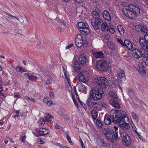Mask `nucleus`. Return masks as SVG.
<instances>
[{
    "mask_svg": "<svg viewBox=\"0 0 148 148\" xmlns=\"http://www.w3.org/2000/svg\"><path fill=\"white\" fill-rule=\"evenodd\" d=\"M123 12L125 16L133 19L140 14V10L138 7L133 5H130L127 7L123 10Z\"/></svg>",
    "mask_w": 148,
    "mask_h": 148,
    "instance_id": "2",
    "label": "nucleus"
},
{
    "mask_svg": "<svg viewBox=\"0 0 148 148\" xmlns=\"http://www.w3.org/2000/svg\"><path fill=\"white\" fill-rule=\"evenodd\" d=\"M139 42L142 49L148 52V35H145L144 37L141 38Z\"/></svg>",
    "mask_w": 148,
    "mask_h": 148,
    "instance_id": "6",
    "label": "nucleus"
},
{
    "mask_svg": "<svg viewBox=\"0 0 148 148\" xmlns=\"http://www.w3.org/2000/svg\"><path fill=\"white\" fill-rule=\"evenodd\" d=\"M128 94L132 98H134L135 97L133 90L127 88V89Z\"/></svg>",
    "mask_w": 148,
    "mask_h": 148,
    "instance_id": "33",
    "label": "nucleus"
},
{
    "mask_svg": "<svg viewBox=\"0 0 148 148\" xmlns=\"http://www.w3.org/2000/svg\"><path fill=\"white\" fill-rule=\"evenodd\" d=\"M101 29L103 31H108V28L107 24L103 22V23L101 25Z\"/></svg>",
    "mask_w": 148,
    "mask_h": 148,
    "instance_id": "31",
    "label": "nucleus"
},
{
    "mask_svg": "<svg viewBox=\"0 0 148 148\" xmlns=\"http://www.w3.org/2000/svg\"><path fill=\"white\" fill-rule=\"evenodd\" d=\"M136 30L138 32L142 31L148 34V29L146 27L141 25H137L136 26Z\"/></svg>",
    "mask_w": 148,
    "mask_h": 148,
    "instance_id": "17",
    "label": "nucleus"
},
{
    "mask_svg": "<svg viewBox=\"0 0 148 148\" xmlns=\"http://www.w3.org/2000/svg\"><path fill=\"white\" fill-rule=\"evenodd\" d=\"M45 122L46 121L45 119L44 120L43 119H40V121L39 122V124L43 125L45 124Z\"/></svg>",
    "mask_w": 148,
    "mask_h": 148,
    "instance_id": "46",
    "label": "nucleus"
},
{
    "mask_svg": "<svg viewBox=\"0 0 148 148\" xmlns=\"http://www.w3.org/2000/svg\"><path fill=\"white\" fill-rule=\"evenodd\" d=\"M103 18L105 20L108 21L110 20L111 16L108 11L107 10H105L103 12Z\"/></svg>",
    "mask_w": 148,
    "mask_h": 148,
    "instance_id": "23",
    "label": "nucleus"
},
{
    "mask_svg": "<svg viewBox=\"0 0 148 148\" xmlns=\"http://www.w3.org/2000/svg\"><path fill=\"white\" fill-rule=\"evenodd\" d=\"M78 87L79 91L81 92H84L85 93L86 91V88L85 86L83 84H78Z\"/></svg>",
    "mask_w": 148,
    "mask_h": 148,
    "instance_id": "30",
    "label": "nucleus"
},
{
    "mask_svg": "<svg viewBox=\"0 0 148 148\" xmlns=\"http://www.w3.org/2000/svg\"><path fill=\"white\" fill-rule=\"evenodd\" d=\"M37 132L39 133L40 136H44L49 134L50 132V131L45 128H40L39 130H37Z\"/></svg>",
    "mask_w": 148,
    "mask_h": 148,
    "instance_id": "16",
    "label": "nucleus"
},
{
    "mask_svg": "<svg viewBox=\"0 0 148 148\" xmlns=\"http://www.w3.org/2000/svg\"><path fill=\"white\" fill-rule=\"evenodd\" d=\"M49 95L51 98H54V94L53 92L51 91H49Z\"/></svg>",
    "mask_w": 148,
    "mask_h": 148,
    "instance_id": "49",
    "label": "nucleus"
},
{
    "mask_svg": "<svg viewBox=\"0 0 148 148\" xmlns=\"http://www.w3.org/2000/svg\"><path fill=\"white\" fill-rule=\"evenodd\" d=\"M110 113L114 123H118L121 126L125 127L127 129H129V119L125 112L121 110H113Z\"/></svg>",
    "mask_w": 148,
    "mask_h": 148,
    "instance_id": "1",
    "label": "nucleus"
},
{
    "mask_svg": "<svg viewBox=\"0 0 148 148\" xmlns=\"http://www.w3.org/2000/svg\"><path fill=\"white\" fill-rule=\"evenodd\" d=\"M91 15L92 18L91 20V21H94L97 19L100 18L98 12L96 11H93L91 13Z\"/></svg>",
    "mask_w": 148,
    "mask_h": 148,
    "instance_id": "21",
    "label": "nucleus"
},
{
    "mask_svg": "<svg viewBox=\"0 0 148 148\" xmlns=\"http://www.w3.org/2000/svg\"><path fill=\"white\" fill-rule=\"evenodd\" d=\"M123 143L126 146H129L131 143V140L130 136L125 132H122L121 134Z\"/></svg>",
    "mask_w": 148,
    "mask_h": 148,
    "instance_id": "11",
    "label": "nucleus"
},
{
    "mask_svg": "<svg viewBox=\"0 0 148 148\" xmlns=\"http://www.w3.org/2000/svg\"><path fill=\"white\" fill-rule=\"evenodd\" d=\"M75 45L77 48H81L84 44H88L87 40H83L82 41H75Z\"/></svg>",
    "mask_w": 148,
    "mask_h": 148,
    "instance_id": "24",
    "label": "nucleus"
},
{
    "mask_svg": "<svg viewBox=\"0 0 148 148\" xmlns=\"http://www.w3.org/2000/svg\"><path fill=\"white\" fill-rule=\"evenodd\" d=\"M96 67L100 71H106L108 68V63L105 60H99L97 63Z\"/></svg>",
    "mask_w": 148,
    "mask_h": 148,
    "instance_id": "8",
    "label": "nucleus"
},
{
    "mask_svg": "<svg viewBox=\"0 0 148 148\" xmlns=\"http://www.w3.org/2000/svg\"><path fill=\"white\" fill-rule=\"evenodd\" d=\"M104 38L106 40H108L110 39V36L108 34H106L105 35Z\"/></svg>",
    "mask_w": 148,
    "mask_h": 148,
    "instance_id": "53",
    "label": "nucleus"
},
{
    "mask_svg": "<svg viewBox=\"0 0 148 148\" xmlns=\"http://www.w3.org/2000/svg\"><path fill=\"white\" fill-rule=\"evenodd\" d=\"M96 123L98 126L99 127H101L103 125L102 122L99 119H97L96 121Z\"/></svg>",
    "mask_w": 148,
    "mask_h": 148,
    "instance_id": "40",
    "label": "nucleus"
},
{
    "mask_svg": "<svg viewBox=\"0 0 148 148\" xmlns=\"http://www.w3.org/2000/svg\"><path fill=\"white\" fill-rule=\"evenodd\" d=\"M132 50V56L135 58L138 59L141 57L142 55L139 51L136 49H135Z\"/></svg>",
    "mask_w": 148,
    "mask_h": 148,
    "instance_id": "19",
    "label": "nucleus"
},
{
    "mask_svg": "<svg viewBox=\"0 0 148 148\" xmlns=\"http://www.w3.org/2000/svg\"><path fill=\"white\" fill-rule=\"evenodd\" d=\"M137 135L138 136V137L141 140H142L143 141V138L140 135H139V134L138 133V134H137Z\"/></svg>",
    "mask_w": 148,
    "mask_h": 148,
    "instance_id": "62",
    "label": "nucleus"
},
{
    "mask_svg": "<svg viewBox=\"0 0 148 148\" xmlns=\"http://www.w3.org/2000/svg\"><path fill=\"white\" fill-rule=\"evenodd\" d=\"M93 54L95 57L98 58H102L103 56V53L101 51L94 52Z\"/></svg>",
    "mask_w": 148,
    "mask_h": 148,
    "instance_id": "28",
    "label": "nucleus"
},
{
    "mask_svg": "<svg viewBox=\"0 0 148 148\" xmlns=\"http://www.w3.org/2000/svg\"><path fill=\"white\" fill-rule=\"evenodd\" d=\"M138 89L142 92H143L144 91V88L140 86H138Z\"/></svg>",
    "mask_w": 148,
    "mask_h": 148,
    "instance_id": "60",
    "label": "nucleus"
},
{
    "mask_svg": "<svg viewBox=\"0 0 148 148\" xmlns=\"http://www.w3.org/2000/svg\"><path fill=\"white\" fill-rule=\"evenodd\" d=\"M103 93L102 88H95L90 90V95L91 98L94 100H98L101 98Z\"/></svg>",
    "mask_w": 148,
    "mask_h": 148,
    "instance_id": "3",
    "label": "nucleus"
},
{
    "mask_svg": "<svg viewBox=\"0 0 148 148\" xmlns=\"http://www.w3.org/2000/svg\"><path fill=\"white\" fill-rule=\"evenodd\" d=\"M91 98H90L88 97L87 99V101H86V103H87L88 106H90L92 104V102L91 101Z\"/></svg>",
    "mask_w": 148,
    "mask_h": 148,
    "instance_id": "45",
    "label": "nucleus"
},
{
    "mask_svg": "<svg viewBox=\"0 0 148 148\" xmlns=\"http://www.w3.org/2000/svg\"><path fill=\"white\" fill-rule=\"evenodd\" d=\"M50 9L51 10L54 11L57 13H58V10L57 7L56 6L54 5H52L51 7H50Z\"/></svg>",
    "mask_w": 148,
    "mask_h": 148,
    "instance_id": "42",
    "label": "nucleus"
},
{
    "mask_svg": "<svg viewBox=\"0 0 148 148\" xmlns=\"http://www.w3.org/2000/svg\"><path fill=\"white\" fill-rule=\"evenodd\" d=\"M38 143L41 144H43L44 143V141L41 139H39L38 140Z\"/></svg>",
    "mask_w": 148,
    "mask_h": 148,
    "instance_id": "59",
    "label": "nucleus"
},
{
    "mask_svg": "<svg viewBox=\"0 0 148 148\" xmlns=\"http://www.w3.org/2000/svg\"><path fill=\"white\" fill-rule=\"evenodd\" d=\"M6 14L8 16V17L9 18H10L11 17L12 19H14V18L16 19L18 21H19L18 19L16 16H13L12 15H11L8 13H6Z\"/></svg>",
    "mask_w": 148,
    "mask_h": 148,
    "instance_id": "44",
    "label": "nucleus"
},
{
    "mask_svg": "<svg viewBox=\"0 0 148 148\" xmlns=\"http://www.w3.org/2000/svg\"><path fill=\"white\" fill-rule=\"evenodd\" d=\"M91 114L93 120H95L98 116V113L97 111L95 110H93L91 112Z\"/></svg>",
    "mask_w": 148,
    "mask_h": 148,
    "instance_id": "32",
    "label": "nucleus"
},
{
    "mask_svg": "<svg viewBox=\"0 0 148 148\" xmlns=\"http://www.w3.org/2000/svg\"><path fill=\"white\" fill-rule=\"evenodd\" d=\"M14 96L15 98H19L20 97V95L18 93H14Z\"/></svg>",
    "mask_w": 148,
    "mask_h": 148,
    "instance_id": "48",
    "label": "nucleus"
},
{
    "mask_svg": "<svg viewBox=\"0 0 148 148\" xmlns=\"http://www.w3.org/2000/svg\"><path fill=\"white\" fill-rule=\"evenodd\" d=\"M74 67L75 71L77 72H78L80 68V66L78 61H76L75 62Z\"/></svg>",
    "mask_w": 148,
    "mask_h": 148,
    "instance_id": "35",
    "label": "nucleus"
},
{
    "mask_svg": "<svg viewBox=\"0 0 148 148\" xmlns=\"http://www.w3.org/2000/svg\"><path fill=\"white\" fill-rule=\"evenodd\" d=\"M117 79L118 82L121 84L124 83L125 80V77L124 72L123 70H121L117 73Z\"/></svg>",
    "mask_w": 148,
    "mask_h": 148,
    "instance_id": "12",
    "label": "nucleus"
},
{
    "mask_svg": "<svg viewBox=\"0 0 148 148\" xmlns=\"http://www.w3.org/2000/svg\"><path fill=\"white\" fill-rule=\"evenodd\" d=\"M108 46L110 49L114 50V45L112 42L109 41L108 43Z\"/></svg>",
    "mask_w": 148,
    "mask_h": 148,
    "instance_id": "38",
    "label": "nucleus"
},
{
    "mask_svg": "<svg viewBox=\"0 0 148 148\" xmlns=\"http://www.w3.org/2000/svg\"><path fill=\"white\" fill-rule=\"evenodd\" d=\"M109 95L111 97L115 98H117V96L116 95V93L115 92L113 91H110L109 93Z\"/></svg>",
    "mask_w": 148,
    "mask_h": 148,
    "instance_id": "39",
    "label": "nucleus"
},
{
    "mask_svg": "<svg viewBox=\"0 0 148 148\" xmlns=\"http://www.w3.org/2000/svg\"><path fill=\"white\" fill-rule=\"evenodd\" d=\"M16 69L18 72H26L27 71L26 69L19 65L17 66Z\"/></svg>",
    "mask_w": 148,
    "mask_h": 148,
    "instance_id": "36",
    "label": "nucleus"
},
{
    "mask_svg": "<svg viewBox=\"0 0 148 148\" xmlns=\"http://www.w3.org/2000/svg\"><path fill=\"white\" fill-rule=\"evenodd\" d=\"M53 103V101L51 100H49L48 101L47 104L49 105H50Z\"/></svg>",
    "mask_w": 148,
    "mask_h": 148,
    "instance_id": "64",
    "label": "nucleus"
},
{
    "mask_svg": "<svg viewBox=\"0 0 148 148\" xmlns=\"http://www.w3.org/2000/svg\"><path fill=\"white\" fill-rule=\"evenodd\" d=\"M110 104L114 107L119 109L121 108V106L118 101L115 99H111L109 100Z\"/></svg>",
    "mask_w": 148,
    "mask_h": 148,
    "instance_id": "18",
    "label": "nucleus"
},
{
    "mask_svg": "<svg viewBox=\"0 0 148 148\" xmlns=\"http://www.w3.org/2000/svg\"><path fill=\"white\" fill-rule=\"evenodd\" d=\"M73 44H70V45H68V46H67L65 48V49H70V48H71V47H72L73 46Z\"/></svg>",
    "mask_w": 148,
    "mask_h": 148,
    "instance_id": "61",
    "label": "nucleus"
},
{
    "mask_svg": "<svg viewBox=\"0 0 148 148\" xmlns=\"http://www.w3.org/2000/svg\"><path fill=\"white\" fill-rule=\"evenodd\" d=\"M78 29L82 34L84 35L88 34L90 33L89 26L86 23L79 22L78 24Z\"/></svg>",
    "mask_w": 148,
    "mask_h": 148,
    "instance_id": "4",
    "label": "nucleus"
},
{
    "mask_svg": "<svg viewBox=\"0 0 148 148\" xmlns=\"http://www.w3.org/2000/svg\"><path fill=\"white\" fill-rule=\"evenodd\" d=\"M100 105L97 102H95L93 103L92 107L98 110H101L100 108Z\"/></svg>",
    "mask_w": 148,
    "mask_h": 148,
    "instance_id": "34",
    "label": "nucleus"
},
{
    "mask_svg": "<svg viewBox=\"0 0 148 148\" xmlns=\"http://www.w3.org/2000/svg\"><path fill=\"white\" fill-rule=\"evenodd\" d=\"M125 44L124 46H125L128 49L132 50L133 49V47L132 44L128 40H125L124 41Z\"/></svg>",
    "mask_w": 148,
    "mask_h": 148,
    "instance_id": "25",
    "label": "nucleus"
},
{
    "mask_svg": "<svg viewBox=\"0 0 148 148\" xmlns=\"http://www.w3.org/2000/svg\"><path fill=\"white\" fill-rule=\"evenodd\" d=\"M101 106L102 107H104L105 108H107L108 107V105L106 103H102L101 104Z\"/></svg>",
    "mask_w": 148,
    "mask_h": 148,
    "instance_id": "54",
    "label": "nucleus"
},
{
    "mask_svg": "<svg viewBox=\"0 0 148 148\" xmlns=\"http://www.w3.org/2000/svg\"><path fill=\"white\" fill-rule=\"evenodd\" d=\"M78 77L79 81L85 83L89 80V74L86 71H82L79 74Z\"/></svg>",
    "mask_w": 148,
    "mask_h": 148,
    "instance_id": "9",
    "label": "nucleus"
},
{
    "mask_svg": "<svg viewBox=\"0 0 148 148\" xmlns=\"http://www.w3.org/2000/svg\"><path fill=\"white\" fill-rule=\"evenodd\" d=\"M131 115L136 123H138L139 122V119L137 116L135 112L134 111L131 112Z\"/></svg>",
    "mask_w": 148,
    "mask_h": 148,
    "instance_id": "27",
    "label": "nucleus"
},
{
    "mask_svg": "<svg viewBox=\"0 0 148 148\" xmlns=\"http://www.w3.org/2000/svg\"><path fill=\"white\" fill-rule=\"evenodd\" d=\"M112 110L110 111V116H105L104 119V122L105 124L106 125H109L111 123V119H112V121H113L112 117L111 116V112L113 110Z\"/></svg>",
    "mask_w": 148,
    "mask_h": 148,
    "instance_id": "20",
    "label": "nucleus"
},
{
    "mask_svg": "<svg viewBox=\"0 0 148 148\" xmlns=\"http://www.w3.org/2000/svg\"><path fill=\"white\" fill-rule=\"evenodd\" d=\"M108 30H109L110 32L112 34H114V29L112 28H110V29H108Z\"/></svg>",
    "mask_w": 148,
    "mask_h": 148,
    "instance_id": "55",
    "label": "nucleus"
},
{
    "mask_svg": "<svg viewBox=\"0 0 148 148\" xmlns=\"http://www.w3.org/2000/svg\"><path fill=\"white\" fill-rule=\"evenodd\" d=\"M79 60L82 66L84 65L86 62V58L85 54H82L79 57Z\"/></svg>",
    "mask_w": 148,
    "mask_h": 148,
    "instance_id": "22",
    "label": "nucleus"
},
{
    "mask_svg": "<svg viewBox=\"0 0 148 148\" xmlns=\"http://www.w3.org/2000/svg\"><path fill=\"white\" fill-rule=\"evenodd\" d=\"M53 117L51 115L48 114L47 116H45V119L46 122H49L51 121V119Z\"/></svg>",
    "mask_w": 148,
    "mask_h": 148,
    "instance_id": "41",
    "label": "nucleus"
},
{
    "mask_svg": "<svg viewBox=\"0 0 148 148\" xmlns=\"http://www.w3.org/2000/svg\"><path fill=\"white\" fill-rule=\"evenodd\" d=\"M146 61L145 64L148 66V55H147V57H146Z\"/></svg>",
    "mask_w": 148,
    "mask_h": 148,
    "instance_id": "63",
    "label": "nucleus"
},
{
    "mask_svg": "<svg viewBox=\"0 0 148 148\" xmlns=\"http://www.w3.org/2000/svg\"><path fill=\"white\" fill-rule=\"evenodd\" d=\"M94 83L99 86L105 87L108 85L107 84V80L104 77H99L97 79H95L94 80Z\"/></svg>",
    "mask_w": 148,
    "mask_h": 148,
    "instance_id": "10",
    "label": "nucleus"
},
{
    "mask_svg": "<svg viewBox=\"0 0 148 148\" xmlns=\"http://www.w3.org/2000/svg\"><path fill=\"white\" fill-rule=\"evenodd\" d=\"M112 133L107 132L106 136L108 139L112 142L114 139L116 140L118 138V128L116 126H114L112 128Z\"/></svg>",
    "mask_w": 148,
    "mask_h": 148,
    "instance_id": "5",
    "label": "nucleus"
},
{
    "mask_svg": "<svg viewBox=\"0 0 148 148\" xmlns=\"http://www.w3.org/2000/svg\"><path fill=\"white\" fill-rule=\"evenodd\" d=\"M78 100L80 103V104L84 108L85 107V104L82 101L79 99L78 98Z\"/></svg>",
    "mask_w": 148,
    "mask_h": 148,
    "instance_id": "52",
    "label": "nucleus"
},
{
    "mask_svg": "<svg viewBox=\"0 0 148 148\" xmlns=\"http://www.w3.org/2000/svg\"><path fill=\"white\" fill-rule=\"evenodd\" d=\"M117 28L118 31L121 34H124V29L123 28L122 26L120 25H118L117 26Z\"/></svg>",
    "mask_w": 148,
    "mask_h": 148,
    "instance_id": "37",
    "label": "nucleus"
},
{
    "mask_svg": "<svg viewBox=\"0 0 148 148\" xmlns=\"http://www.w3.org/2000/svg\"><path fill=\"white\" fill-rule=\"evenodd\" d=\"M26 138V136L25 135L24 136H21L20 138V140L23 142H25L24 139Z\"/></svg>",
    "mask_w": 148,
    "mask_h": 148,
    "instance_id": "51",
    "label": "nucleus"
},
{
    "mask_svg": "<svg viewBox=\"0 0 148 148\" xmlns=\"http://www.w3.org/2000/svg\"><path fill=\"white\" fill-rule=\"evenodd\" d=\"M83 40H87L85 36H82L80 34H77L76 36L75 41H82Z\"/></svg>",
    "mask_w": 148,
    "mask_h": 148,
    "instance_id": "26",
    "label": "nucleus"
},
{
    "mask_svg": "<svg viewBox=\"0 0 148 148\" xmlns=\"http://www.w3.org/2000/svg\"><path fill=\"white\" fill-rule=\"evenodd\" d=\"M64 74L65 78L67 81V82H66V85L68 87H69L70 88H71L72 86L70 84V80L69 76L67 75L66 73Z\"/></svg>",
    "mask_w": 148,
    "mask_h": 148,
    "instance_id": "29",
    "label": "nucleus"
},
{
    "mask_svg": "<svg viewBox=\"0 0 148 148\" xmlns=\"http://www.w3.org/2000/svg\"><path fill=\"white\" fill-rule=\"evenodd\" d=\"M111 86L113 88H115L116 87V83L113 82H112V84H111Z\"/></svg>",
    "mask_w": 148,
    "mask_h": 148,
    "instance_id": "58",
    "label": "nucleus"
},
{
    "mask_svg": "<svg viewBox=\"0 0 148 148\" xmlns=\"http://www.w3.org/2000/svg\"><path fill=\"white\" fill-rule=\"evenodd\" d=\"M135 67L140 75H145L146 74L145 68L143 63H140Z\"/></svg>",
    "mask_w": 148,
    "mask_h": 148,
    "instance_id": "13",
    "label": "nucleus"
},
{
    "mask_svg": "<svg viewBox=\"0 0 148 148\" xmlns=\"http://www.w3.org/2000/svg\"><path fill=\"white\" fill-rule=\"evenodd\" d=\"M97 143L98 145L101 148H109V147L110 145L109 144L103 140L98 139L97 140Z\"/></svg>",
    "mask_w": 148,
    "mask_h": 148,
    "instance_id": "15",
    "label": "nucleus"
},
{
    "mask_svg": "<svg viewBox=\"0 0 148 148\" xmlns=\"http://www.w3.org/2000/svg\"><path fill=\"white\" fill-rule=\"evenodd\" d=\"M55 127L56 129H60L62 128V127L59 125L57 123L55 125Z\"/></svg>",
    "mask_w": 148,
    "mask_h": 148,
    "instance_id": "56",
    "label": "nucleus"
},
{
    "mask_svg": "<svg viewBox=\"0 0 148 148\" xmlns=\"http://www.w3.org/2000/svg\"><path fill=\"white\" fill-rule=\"evenodd\" d=\"M24 76L25 78L29 79L32 81H34L36 80H37L38 81H39L42 79L41 76L38 74L28 73H25Z\"/></svg>",
    "mask_w": 148,
    "mask_h": 148,
    "instance_id": "7",
    "label": "nucleus"
},
{
    "mask_svg": "<svg viewBox=\"0 0 148 148\" xmlns=\"http://www.w3.org/2000/svg\"><path fill=\"white\" fill-rule=\"evenodd\" d=\"M66 138H67L68 142H69L71 144H72V142L68 134L66 136Z\"/></svg>",
    "mask_w": 148,
    "mask_h": 148,
    "instance_id": "47",
    "label": "nucleus"
},
{
    "mask_svg": "<svg viewBox=\"0 0 148 148\" xmlns=\"http://www.w3.org/2000/svg\"><path fill=\"white\" fill-rule=\"evenodd\" d=\"M132 128V130L135 132L136 134H138V132L137 131V129L135 126L133 127Z\"/></svg>",
    "mask_w": 148,
    "mask_h": 148,
    "instance_id": "57",
    "label": "nucleus"
},
{
    "mask_svg": "<svg viewBox=\"0 0 148 148\" xmlns=\"http://www.w3.org/2000/svg\"><path fill=\"white\" fill-rule=\"evenodd\" d=\"M24 98L25 99L27 100L28 101L30 100L33 102H35V100L32 97L26 96L24 97Z\"/></svg>",
    "mask_w": 148,
    "mask_h": 148,
    "instance_id": "43",
    "label": "nucleus"
},
{
    "mask_svg": "<svg viewBox=\"0 0 148 148\" xmlns=\"http://www.w3.org/2000/svg\"><path fill=\"white\" fill-rule=\"evenodd\" d=\"M117 40L118 41V42L121 44L123 46H124V42H123L122 40L121 39H117Z\"/></svg>",
    "mask_w": 148,
    "mask_h": 148,
    "instance_id": "50",
    "label": "nucleus"
},
{
    "mask_svg": "<svg viewBox=\"0 0 148 148\" xmlns=\"http://www.w3.org/2000/svg\"><path fill=\"white\" fill-rule=\"evenodd\" d=\"M91 24L93 27L95 29H98L101 27V25L103 23V21L101 19H97L94 21H91Z\"/></svg>",
    "mask_w": 148,
    "mask_h": 148,
    "instance_id": "14",
    "label": "nucleus"
}]
</instances>
